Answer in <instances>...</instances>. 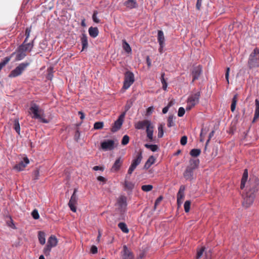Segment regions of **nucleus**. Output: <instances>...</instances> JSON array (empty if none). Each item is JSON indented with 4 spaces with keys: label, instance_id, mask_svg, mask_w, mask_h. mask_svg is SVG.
Returning <instances> with one entry per match:
<instances>
[{
    "label": "nucleus",
    "instance_id": "obj_58",
    "mask_svg": "<svg viewBox=\"0 0 259 259\" xmlns=\"http://www.w3.org/2000/svg\"><path fill=\"white\" fill-rule=\"evenodd\" d=\"M25 32H26V37L25 39H26V40H27L29 36V34L30 33V29L28 28H26Z\"/></svg>",
    "mask_w": 259,
    "mask_h": 259
},
{
    "label": "nucleus",
    "instance_id": "obj_8",
    "mask_svg": "<svg viewBox=\"0 0 259 259\" xmlns=\"http://www.w3.org/2000/svg\"><path fill=\"white\" fill-rule=\"evenodd\" d=\"M77 192L76 189L74 190V192L73 194L72 195L70 199L69 200V202L68 203V205L70 208V209L73 212H76V205L77 204V200H78V197L76 194V193Z\"/></svg>",
    "mask_w": 259,
    "mask_h": 259
},
{
    "label": "nucleus",
    "instance_id": "obj_3",
    "mask_svg": "<svg viewBox=\"0 0 259 259\" xmlns=\"http://www.w3.org/2000/svg\"><path fill=\"white\" fill-rule=\"evenodd\" d=\"M200 96V93L199 92H197L189 96L187 101L186 110H190L199 103Z\"/></svg>",
    "mask_w": 259,
    "mask_h": 259
},
{
    "label": "nucleus",
    "instance_id": "obj_9",
    "mask_svg": "<svg viewBox=\"0 0 259 259\" xmlns=\"http://www.w3.org/2000/svg\"><path fill=\"white\" fill-rule=\"evenodd\" d=\"M125 113L123 112L119 116L118 118L115 121L114 125L112 127V132H116L121 127L123 122V119L125 116Z\"/></svg>",
    "mask_w": 259,
    "mask_h": 259
},
{
    "label": "nucleus",
    "instance_id": "obj_23",
    "mask_svg": "<svg viewBox=\"0 0 259 259\" xmlns=\"http://www.w3.org/2000/svg\"><path fill=\"white\" fill-rule=\"evenodd\" d=\"M47 244L52 247H54L58 244V239L55 236L51 235L49 238Z\"/></svg>",
    "mask_w": 259,
    "mask_h": 259
},
{
    "label": "nucleus",
    "instance_id": "obj_13",
    "mask_svg": "<svg viewBox=\"0 0 259 259\" xmlns=\"http://www.w3.org/2000/svg\"><path fill=\"white\" fill-rule=\"evenodd\" d=\"M14 55L16 56V61H20L23 59L26 56V53H25L18 47L16 52L13 53L9 57H11L12 58Z\"/></svg>",
    "mask_w": 259,
    "mask_h": 259
},
{
    "label": "nucleus",
    "instance_id": "obj_5",
    "mask_svg": "<svg viewBox=\"0 0 259 259\" xmlns=\"http://www.w3.org/2000/svg\"><path fill=\"white\" fill-rule=\"evenodd\" d=\"M30 110L33 114L32 118L35 119H38L44 123L49 122L47 119H46L41 116L40 113L41 110L39 109V106L38 105L35 104H32L30 108Z\"/></svg>",
    "mask_w": 259,
    "mask_h": 259
},
{
    "label": "nucleus",
    "instance_id": "obj_17",
    "mask_svg": "<svg viewBox=\"0 0 259 259\" xmlns=\"http://www.w3.org/2000/svg\"><path fill=\"white\" fill-rule=\"evenodd\" d=\"M202 72V68L200 65L194 67L193 69L192 75L193 77L192 81H194L195 80L197 79Z\"/></svg>",
    "mask_w": 259,
    "mask_h": 259
},
{
    "label": "nucleus",
    "instance_id": "obj_47",
    "mask_svg": "<svg viewBox=\"0 0 259 259\" xmlns=\"http://www.w3.org/2000/svg\"><path fill=\"white\" fill-rule=\"evenodd\" d=\"M31 215H32L33 218L35 220H37L39 218V215L38 212L36 209H34L32 211Z\"/></svg>",
    "mask_w": 259,
    "mask_h": 259
},
{
    "label": "nucleus",
    "instance_id": "obj_39",
    "mask_svg": "<svg viewBox=\"0 0 259 259\" xmlns=\"http://www.w3.org/2000/svg\"><path fill=\"white\" fill-rule=\"evenodd\" d=\"M200 152L201 151L200 149H193L191 150L190 154L192 156L197 157L200 155Z\"/></svg>",
    "mask_w": 259,
    "mask_h": 259
},
{
    "label": "nucleus",
    "instance_id": "obj_11",
    "mask_svg": "<svg viewBox=\"0 0 259 259\" xmlns=\"http://www.w3.org/2000/svg\"><path fill=\"white\" fill-rule=\"evenodd\" d=\"M121 256L122 259H134V256L132 252L126 245L123 246V249L121 252Z\"/></svg>",
    "mask_w": 259,
    "mask_h": 259
},
{
    "label": "nucleus",
    "instance_id": "obj_42",
    "mask_svg": "<svg viewBox=\"0 0 259 259\" xmlns=\"http://www.w3.org/2000/svg\"><path fill=\"white\" fill-rule=\"evenodd\" d=\"M98 14V12L97 11H94L92 16V19L93 21L96 23H99L100 22V20L98 18L97 16Z\"/></svg>",
    "mask_w": 259,
    "mask_h": 259
},
{
    "label": "nucleus",
    "instance_id": "obj_30",
    "mask_svg": "<svg viewBox=\"0 0 259 259\" xmlns=\"http://www.w3.org/2000/svg\"><path fill=\"white\" fill-rule=\"evenodd\" d=\"M122 48L124 51L129 54L132 52V49L130 46V45L126 42V41L124 39L122 40Z\"/></svg>",
    "mask_w": 259,
    "mask_h": 259
},
{
    "label": "nucleus",
    "instance_id": "obj_24",
    "mask_svg": "<svg viewBox=\"0 0 259 259\" xmlns=\"http://www.w3.org/2000/svg\"><path fill=\"white\" fill-rule=\"evenodd\" d=\"M259 118V100L255 99V111L253 119L252 120L253 122H254Z\"/></svg>",
    "mask_w": 259,
    "mask_h": 259
},
{
    "label": "nucleus",
    "instance_id": "obj_12",
    "mask_svg": "<svg viewBox=\"0 0 259 259\" xmlns=\"http://www.w3.org/2000/svg\"><path fill=\"white\" fill-rule=\"evenodd\" d=\"M114 142L112 140H105L101 144L102 149L104 151L111 150L114 148Z\"/></svg>",
    "mask_w": 259,
    "mask_h": 259
},
{
    "label": "nucleus",
    "instance_id": "obj_53",
    "mask_svg": "<svg viewBox=\"0 0 259 259\" xmlns=\"http://www.w3.org/2000/svg\"><path fill=\"white\" fill-rule=\"evenodd\" d=\"M91 251L92 253L95 254L98 251V248L96 246H92L91 248Z\"/></svg>",
    "mask_w": 259,
    "mask_h": 259
},
{
    "label": "nucleus",
    "instance_id": "obj_14",
    "mask_svg": "<svg viewBox=\"0 0 259 259\" xmlns=\"http://www.w3.org/2000/svg\"><path fill=\"white\" fill-rule=\"evenodd\" d=\"M185 189V186H181L177 194V203L179 206H181L183 203V200L184 197Z\"/></svg>",
    "mask_w": 259,
    "mask_h": 259
},
{
    "label": "nucleus",
    "instance_id": "obj_55",
    "mask_svg": "<svg viewBox=\"0 0 259 259\" xmlns=\"http://www.w3.org/2000/svg\"><path fill=\"white\" fill-rule=\"evenodd\" d=\"M214 133V132L213 131H211L209 133L208 139L206 141V145L208 144V143H209V142L210 140L211 139V138L213 136Z\"/></svg>",
    "mask_w": 259,
    "mask_h": 259
},
{
    "label": "nucleus",
    "instance_id": "obj_61",
    "mask_svg": "<svg viewBox=\"0 0 259 259\" xmlns=\"http://www.w3.org/2000/svg\"><path fill=\"white\" fill-rule=\"evenodd\" d=\"M164 45L165 44L159 45L160 47H159V52L160 53H162V52H163V47L164 46Z\"/></svg>",
    "mask_w": 259,
    "mask_h": 259
},
{
    "label": "nucleus",
    "instance_id": "obj_33",
    "mask_svg": "<svg viewBox=\"0 0 259 259\" xmlns=\"http://www.w3.org/2000/svg\"><path fill=\"white\" fill-rule=\"evenodd\" d=\"M128 175L127 174V175L126 176V179L129 178L130 177H128ZM124 186L126 189H128L129 190H132L134 187V185L133 183L128 181L126 180H125Z\"/></svg>",
    "mask_w": 259,
    "mask_h": 259
},
{
    "label": "nucleus",
    "instance_id": "obj_48",
    "mask_svg": "<svg viewBox=\"0 0 259 259\" xmlns=\"http://www.w3.org/2000/svg\"><path fill=\"white\" fill-rule=\"evenodd\" d=\"M204 250V248H201L200 249H199L197 251V255H196V259H199L201 257V256L203 255Z\"/></svg>",
    "mask_w": 259,
    "mask_h": 259
},
{
    "label": "nucleus",
    "instance_id": "obj_4",
    "mask_svg": "<svg viewBox=\"0 0 259 259\" xmlns=\"http://www.w3.org/2000/svg\"><path fill=\"white\" fill-rule=\"evenodd\" d=\"M248 63L250 68L259 67V50L257 48L250 54Z\"/></svg>",
    "mask_w": 259,
    "mask_h": 259
},
{
    "label": "nucleus",
    "instance_id": "obj_22",
    "mask_svg": "<svg viewBox=\"0 0 259 259\" xmlns=\"http://www.w3.org/2000/svg\"><path fill=\"white\" fill-rule=\"evenodd\" d=\"M122 163V160L121 159V158L119 157L118 158H117L114 163L113 164L112 168H111V171H113V172H115V171H118L120 166H121V165Z\"/></svg>",
    "mask_w": 259,
    "mask_h": 259
},
{
    "label": "nucleus",
    "instance_id": "obj_60",
    "mask_svg": "<svg viewBox=\"0 0 259 259\" xmlns=\"http://www.w3.org/2000/svg\"><path fill=\"white\" fill-rule=\"evenodd\" d=\"M169 108L167 106L163 108L162 109V113L163 114H166Z\"/></svg>",
    "mask_w": 259,
    "mask_h": 259
},
{
    "label": "nucleus",
    "instance_id": "obj_64",
    "mask_svg": "<svg viewBox=\"0 0 259 259\" xmlns=\"http://www.w3.org/2000/svg\"><path fill=\"white\" fill-rule=\"evenodd\" d=\"M38 174H39V171L38 170H36L34 171V175H35V179H37Z\"/></svg>",
    "mask_w": 259,
    "mask_h": 259
},
{
    "label": "nucleus",
    "instance_id": "obj_52",
    "mask_svg": "<svg viewBox=\"0 0 259 259\" xmlns=\"http://www.w3.org/2000/svg\"><path fill=\"white\" fill-rule=\"evenodd\" d=\"M229 71H230V68L228 67L227 69L226 72L225 74L226 79L228 83H229Z\"/></svg>",
    "mask_w": 259,
    "mask_h": 259
},
{
    "label": "nucleus",
    "instance_id": "obj_63",
    "mask_svg": "<svg viewBox=\"0 0 259 259\" xmlns=\"http://www.w3.org/2000/svg\"><path fill=\"white\" fill-rule=\"evenodd\" d=\"M78 114L80 115V119H83L84 118V115L81 111H79Z\"/></svg>",
    "mask_w": 259,
    "mask_h": 259
},
{
    "label": "nucleus",
    "instance_id": "obj_62",
    "mask_svg": "<svg viewBox=\"0 0 259 259\" xmlns=\"http://www.w3.org/2000/svg\"><path fill=\"white\" fill-rule=\"evenodd\" d=\"M175 104V101L173 100L170 101L168 105H167L169 108H170L171 106H172L173 105Z\"/></svg>",
    "mask_w": 259,
    "mask_h": 259
},
{
    "label": "nucleus",
    "instance_id": "obj_32",
    "mask_svg": "<svg viewBox=\"0 0 259 259\" xmlns=\"http://www.w3.org/2000/svg\"><path fill=\"white\" fill-rule=\"evenodd\" d=\"M165 125L164 123H161L158 125V135L157 137L158 138H161L163 137L164 134L163 128Z\"/></svg>",
    "mask_w": 259,
    "mask_h": 259
},
{
    "label": "nucleus",
    "instance_id": "obj_57",
    "mask_svg": "<svg viewBox=\"0 0 259 259\" xmlns=\"http://www.w3.org/2000/svg\"><path fill=\"white\" fill-rule=\"evenodd\" d=\"M97 180L100 182H103L104 183H105L106 181V179L102 176H99L97 178Z\"/></svg>",
    "mask_w": 259,
    "mask_h": 259
},
{
    "label": "nucleus",
    "instance_id": "obj_54",
    "mask_svg": "<svg viewBox=\"0 0 259 259\" xmlns=\"http://www.w3.org/2000/svg\"><path fill=\"white\" fill-rule=\"evenodd\" d=\"M202 2V0H197V3H196V7L198 10L200 9V8L201 7Z\"/></svg>",
    "mask_w": 259,
    "mask_h": 259
},
{
    "label": "nucleus",
    "instance_id": "obj_36",
    "mask_svg": "<svg viewBox=\"0 0 259 259\" xmlns=\"http://www.w3.org/2000/svg\"><path fill=\"white\" fill-rule=\"evenodd\" d=\"M144 146L146 148L150 149L152 152H156L158 150V147L156 145L145 144Z\"/></svg>",
    "mask_w": 259,
    "mask_h": 259
},
{
    "label": "nucleus",
    "instance_id": "obj_26",
    "mask_svg": "<svg viewBox=\"0 0 259 259\" xmlns=\"http://www.w3.org/2000/svg\"><path fill=\"white\" fill-rule=\"evenodd\" d=\"M89 33L93 37H96L99 34V30L97 27H90L89 28Z\"/></svg>",
    "mask_w": 259,
    "mask_h": 259
},
{
    "label": "nucleus",
    "instance_id": "obj_45",
    "mask_svg": "<svg viewBox=\"0 0 259 259\" xmlns=\"http://www.w3.org/2000/svg\"><path fill=\"white\" fill-rule=\"evenodd\" d=\"M191 205V201L189 200H187L185 201L184 203V209L186 212H188L190 210Z\"/></svg>",
    "mask_w": 259,
    "mask_h": 259
},
{
    "label": "nucleus",
    "instance_id": "obj_21",
    "mask_svg": "<svg viewBox=\"0 0 259 259\" xmlns=\"http://www.w3.org/2000/svg\"><path fill=\"white\" fill-rule=\"evenodd\" d=\"M147 137L150 142L153 141V126L151 124H149L146 128Z\"/></svg>",
    "mask_w": 259,
    "mask_h": 259
},
{
    "label": "nucleus",
    "instance_id": "obj_56",
    "mask_svg": "<svg viewBox=\"0 0 259 259\" xmlns=\"http://www.w3.org/2000/svg\"><path fill=\"white\" fill-rule=\"evenodd\" d=\"M154 111V108L153 107H149L147 110V114L150 115Z\"/></svg>",
    "mask_w": 259,
    "mask_h": 259
},
{
    "label": "nucleus",
    "instance_id": "obj_35",
    "mask_svg": "<svg viewBox=\"0 0 259 259\" xmlns=\"http://www.w3.org/2000/svg\"><path fill=\"white\" fill-rule=\"evenodd\" d=\"M118 226L123 232L125 233L128 232V229L127 228L126 225L124 223H119L118 225Z\"/></svg>",
    "mask_w": 259,
    "mask_h": 259
},
{
    "label": "nucleus",
    "instance_id": "obj_7",
    "mask_svg": "<svg viewBox=\"0 0 259 259\" xmlns=\"http://www.w3.org/2000/svg\"><path fill=\"white\" fill-rule=\"evenodd\" d=\"M135 81L134 75L133 72L127 71L125 73L123 89H128Z\"/></svg>",
    "mask_w": 259,
    "mask_h": 259
},
{
    "label": "nucleus",
    "instance_id": "obj_31",
    "mask_svg": "<svg viewBox=\"0 0 259 259\" xmlns=\"http://www.w3.org/2000/svg\"><path fill=\"white\" fill-rule=\"evenodd\" d=\"M199 163V160L198 159H191L190 160V165L188 167L195 170L198 167Z\"/></svg>",
    "mask_w": 259,
    "mask_h": 259
},
{
    "label": "nucleus",
    "instance_id": "obj_59",
    "mask_svg": "<svg viewBox=\"0 0 259 259\" xmlns=\"http://www.w3.org/2000/svg\"><path fill=\"white\" fill-rule=\"evenodd\" d=\"M93 169L94 170L97 171V170H103V168L102 167L99 166H95L93 167Z\"/></svg>",
    "mask_w": 259,
    "mask_h": 259
},
{
    "label": "nucleus",
    "instance_id": "obj_2",
    "mask_svg": "<svg viewBox=\"0 0 259 259\" xmlns=\"http://www.w3.org/2000/svg\"><path fill=\"white\" fill-rule=\"evenodd\" d=\"M30 63L25 62L19 64L15 69L12 70L9 74L10 78H14L21 75L29 66Z\"/></svg>",
    "mask_w": 259,
    "mask_h": 259
},
{
    "label": "nucleus",
    "instance_id": "obj_40",
    "mask_svg": "<svg viewBox=\"0 0 259 259\" xmlns=\"http://www.w3.org/2000/svg\"><path fill=\"white\" fill-rule=\"evenodd\" d=\"M167 121L168 127H170L175 125L174 118L173 116H169L168 118Z\"/></svg>",
    "mask_w": 259,
    "mask_h": 259
},
{
    "label": "nucleus",
    "instance_id": "obj_15",
    "mask_svg": "<svg viewBox=\"0 0 259 259\" xmlns=\"http://www.w3.org/2000/svg\"><path fill=\"white\" fill-rule=\"evenodd\" d=\"M194 169L191 167H187L185 170L183 176L184 178L188 181H192L194 179Z\"/></svg>",
    "mask_w": 259,
    "mask_h": 259
},
{
    "label": "nucleus",
    "instance_id": "obj_41",
    "mask_svg": "<svg viewBox=\"0 0 259 259\" xmlns=\"http://www.w3.org/2000/svg\"><path fill=\"white\" fill-rule=\"evenodd\" d=\"M14 129L16 132L19 135L20 133V126L18 120L16 119L14 120Z\"/></svg>",
    "mask_w": 259,
    "mask_h": 259
},
{
    "label": "nucleus",
    "instance_id": "obj_1",
    "mask_svg": "<svg viewBox=\"0 0 259 259\" xmlns=\"http://www.w3.org/2000/svg\"><path fill=\"white\" fill-rule=\"evenodd\" d=\"M248 171L245 169L241 179L240 188L242 192L243 206L246 208L253 204L256 194L259 189V180L256 177H252L247 181Z\"/></svg>",
    "mask_w": 259,
    "mask_h": 259
},
{
    "label": "nucleus",
    "instance_id": "obj_18",
    "mask_svg": "<svg viewBox=\"0 0 259 259\" xmlns=\"http://www.w3.org/2000/svg\"><path fill=\"white\" fill-rule=\"evenodd\" d=\"M150 124L151 122L148 120L139 121L135 124V128L138 130H143L145 127L147 128L148 125Z\"/></svg>",
    "mask_w": 259,
    "mask_h": 259
},
{
    "label": "nucleus",
    "instance_id": "obj_10",
    "mask_svg": "<svg viewBox=\"0 0 259 259\" xmlns=\"http://www.w3.org/2000/svg\"><path fill=\"white\" fill-rule=\"evenodd\" d=\"M27 40L26 39H25L24 42L19 47V48L25 53H26V52H30L34 46L33 41L30 42H26Z\"/></svg>",
    "mask_w": 259,
    "mask_h": 259
},
{
    "label": "nucleus",
    "instance_id": "obj_49",
    "mask_svg": "<svg viewBox=\"0 0 259 259\" xmlns=\"http://www.w3.org/2000/svg\"><path fill=\"white\" fill-rule=\"evenodd\" d=\"M185 112V109L182 107H180L179 109V110H178V116L182 117L184 115Z\"/></svg>",
    "mask_w": 259,
    "mask_h": 259
},
{
    "label": "nucleus",
    "instance_id": "obj_34",
    "mask_svg": "<svg viewBox=\"0 0 259 259\" xmlns=\"http://www.w3.org/2000/svg\"><path fill=\"white\" fill-rule=\"evenodd\" d=\"M237 102V95L236 94L234 96V97L232 99V104L231 105V110L232 112H234L235 110Z\"/></svg>",
    "mask_w": 259,
    "mask_h": 259
},
{
    "label": "nucleus",
    "instance_id": "obj_19",
    "mask_svg": "<svg viewBox=\"0 0 259 259\" xmlns=\"http://www.w3.org/2000/svg\"><path fill=\"white\" fill-rule=\"evenodd\" d=\"M117 205L121 209H124L127 205L126 198L125 196H121L117 200Z\"/></svg>",
    "mask_w": 259,
    "mask_h": 259
},
{
    "label": "nucleus",
    "instance_id": "obj_29",
    "mask_svg": "<svg viewBox=\"0 0 259 259\" xmlns=\"http://www.w3.org/2000/svg\"><path fill=\"white\" fill-rule=\"evenodd\" d=\"M158 42L159 45L165 44V38L163 34V32L162 30L158 31Z\"/></svg>",
    "mask_w": 259,
    "mask_h": 259
},
{
    "label": "nucleus",
    "instance_id": "obj_20",
    "mask_svg": "<svg viewBox=\"0 0 259 259\" xmlns=\"http://www.w3.org/2000/svg\"><path fill=\"white\" fill-rule=\"evenodd\" d=\"M124 6L130 9L136 8L138 6L136 0H127L124 3Z\"/></svg>",
    "mask_w": 259,
    "mask_h": 259
},
{
    "label": "nucleus",
    "instance_id": "obj_25",
    "mask_svg": "<svg viewBox=\"0 0 259 259\" xmlns=\"http://www.w3.org/2000/svg\"><path fill=\"white\" fill-rule=\"evenodd\" d=\"M81 43L82 45V51L87 49L88 47V37L86 34H82L81 37Z\"/></svg>",
    "mask_w": 259,
    "mask_h": 259
},
{
    "label": "nucleus",
    "instance_id": "obj_51",
    "mask_svg": "<svg viewBox=\"0 0 259 259\" xmlns=\"http://www.w3.org/2000/svg\"><path fill=\"white\" fill-rule=\"evenodd\" d=\"M187 137L185 136H183L181 138V139L180 141L181 144L183 146H184L187 144Z\"/></svg>",
    "mask_w": 259,
    "mask_h": 259
},
{
    "label": "nucleus",
    "instance_id": "obj_44",
    "mask_svg": "<svg viewBox=\"0 0 259 259\" xmlns=\"http://www.w3.org/2000/svg\"><path fill=\"white\" fill-rule=\"evenodd\" d=\"M103 122H96L94 123V127L96 130H100L103 128Z\"/></svg>",
    "mask_w": 259,
    "mask_h": 259
},
{
    "label": "nucleus",
    "instance_id": "obj_37",
    "mask_svg": "<svg viewBox=\"0 0 259 259\" xmlns=\"http://www.w3.org/2000/svg\"><path fill=\"white\" fill-rule=\"evenodd\" d=\"M52 248V247L49 246L48 244L45 246L43 249V253L46 256L50 255Z\"/></svg>",
    "mask_w": 259,
    "mask_h": 259
},
{
    "label": "nucleus",
    "instance_id": "obj_27",
    "mask_svg": "<svg viewBox=\"0 0 259 259\" xmlns=\"http://www.w3.org/2000/svg\"><path fill=\"white\" fill-rule=\"evenodd\" d=\"M155 161V158L153 156H151L149 157L144 165L145 169H148Z\"/></svg>",
    "mask_w": 259,
    "mask_h": 259
},
{
    "label": "nucleus",
    "instance_id": "obj_46",
    "mask_svg": "<svg viewBox=\"0 0 259 259\" xmlns=\"http://www.w3.org/2000/svg\"><path fill=\"white\" fill-rule=\"evenodd\" d=\"M130 138L127 135H124L122 139L121 144L123 145H127L129 142Z\"/></svg>",
    "mask_w": 259,
    "mask_h": 259
},
{
    "label": "nucleus",
    "instance_id": "obj_43",
    "mask_svg": "<svg viewBox=\"0 0 259 259\" xmlns=\"http://www.w3.org/2000/svg\"><path fill=\"white\" fill-rule=\"evenodd\" d=\"M153 188V186L151 185H143L141 187L142 190L145 192L150 191Z\"/></svg>",
    "mask_w": 259,
    "mask_h": 259
},
{
    "label": "nucleus",
    "instance_id": "obj_6",
    "mask_svg": "<svg viewBox=\"0 0 259 259\" xmlns=\"http://www.w3.org/2000/svg\"><path fill=\"white\" fill-rule=\"evenodd\" d=\"M142 158V152H138L136 157H135L132 161L131 165L128 169L127 175H131L132 174L134 170L136 169V167L140 164Z\"/></svg>",
    "mask_w": 259,
    "mask_h": 259
},
{
    "label": "nucleus",
    "instance_id": "obj_50",
    "mask_svg": "<svg viewBox=\"0 0 259 259\" xmlns=\"http://www.w3.org/2000/svg\"><path fill=\"white\" fill-rule=\"evenodd\" d=\"M162 199H163V197L161 196H159V197H158L156 199V200H155V203H154V210L156 209L157 205H158V204L161 201Z\"/></svg>",
    "mask_w": 259,
    "mask_h": 259
},
{
    "label": "nucleus",
    "instance_id": "obj_16",
    "mask_svg": "<svg viewBox=\"0 0 259 259\" xmlns=\"http://www.w3.org/2000/svg\"><path fill=\"white\" fill-rule=\"evenodd\" d=\"M29 162V161L28 158L26 157H24L23 160L19 162L15 166V168L18 171L23 170Z\"/></svg>",
    "mask_w": 259,
    "mask_h": 259
},
{
    "label": "nucleus",
    "instance_id": "obj_28",
    "mask_svg": "<svg viewBox=\"0 0 259 259\" xmlns=\"http://www.w3.org/2000/svg\"><path fill=\"white\" fill-rule=\"evenodd\" d=\"M38 238L39 242L41 245H44L46 243V234L44 232L39 231L38 233Z\"/></svg>",
    "mask_w": 259,
    "mask_h": 259
},
{
    "label": "nucleus",
    "instance_id": "obj_38",
    "mask_svg": "<svg viewBox=\"0 0 259 259\" xmlns=\"http://www.w3.org/2000/svg\"><path fill=\"white\" fill-rule=\"evenodd\" d=\"M164 73H162L161 75V81L162 84V89L163 90H166L167 89V84L166 82V80L164 79Z\"/></svg>",
    "mask_w": 259,
    "mask_h": 259
}]
</instances>
